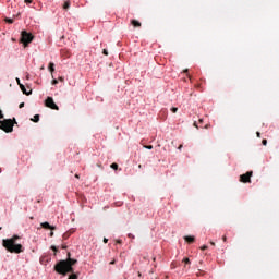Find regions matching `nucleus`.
<instances>
[{
  "mask_svg": "<svg viewBox=\"0 0 279 279\" xmlns=\"http://www.w3.org/2000/svg\"><path fill=\"white\" fill-rule=\"evenodd\" d=\"M77 263V259L71 258V253H68V259L61 260L54 266V271L61 274V276H66V274H73V265Z\"/></svg>",
  "mask_w": 279,
  "mask_h": 279,
  "instance_id": "nucleus-1",
  "label": "nucleus"
},
{
  "mask_svg": "<svg viewBox=\"0 0 279 279\" xmlns=\"http://www.w3.org/2000/svg\"><path fill=\"white\" fill-rule=\"evenodd\" d=\"M21 236L13 235L10 239L2 240V246L5 248L7 252L11 254H21L23 253V244L16 243Z\"/></svg>",
  "mask_w": 279,
  "mask_h": 279,
  "instance_id": "nucleus-2",
  "label": "nucleus"
},
{
  "mask_svg": "<svg viewBox=\"0 0 279 279\" xmlns=\"http://www.w3.org/2000/svg\"><path fill=\"white\" fill-rule=\"evenodd\" d=\"M0 130L3 132L10 133L14 131V122L12 119H7L0 122Z\"/></svg>",
  "mask_w": 279,
  "mask_h": 279,
  "instance_id": "nucleus-3",
  "label": "nucleus"
},
{
  "mask_svg": "<svg viewBox=\"0 0 279 279\" xmlns=\"http://www.w3.org/2000/svg\"><path fill=\"white\" fill-rule=\"evenodd\" d=\"M32 40H34V35H32V33H27V31H23L21 34V43H23L24 46L27 47V45H29Z\"/></svg>",
  "mask_w": 279,
  "mask_h": 279,
  "instance_id": "nucleus-4",
  "label": "nucleus"
},
{
  "mask_svg": "<svg viewBox=\"0 0 279 279\" xmlns=\"http://www.w3.org/2000/svg\"><path fill=\"white\" fill-rule=\"evenodd\" d=\"M252 175H254L253 171H248L244 174H241L240 175V182H242L243 184L252 183Z\"/></svg>",
  "mask_w": 279,
  "mask_h": 279,
  "instance_id": "nucleus-5",
  "label": "nucleus"
},
{
  "mask_svg": "<svg viewBox=\"0 0 279 279\" xmlns=\"http://www.w3.org/2000/svg\"><path fill=\"white\" fill-rule=\"evenodd\" d=\"M45 106L47 108H50L51 110H60V107H58V105H56V102L53 101L52 97H48L45 101Z\"/></svg>",
  "mask_w": 279,
  "mask_h": 279,
  "instance_id": "nucleus-6",
  "label": "nucleus"
},
{
  "mask_svg": "<svg viewBox=\"0 0 279 279\" xmlns=\"http://www.w3.org/2000/svg\"><path fill=\"white\" fill-rule=\"evenodd\" d=\"M40 227L44 228L45 230H56V227L49 225V222H41Z\"/></svg>",
  "mask_w": 279,
  "mask_h": 279,
  "instance_id": "nucleus-7",
  "label": "nucleus"
},
{
  "mask_svg": "<svg viewBox=\"0 0 279 279\" xmlns=\"http://www.w3.org/2000/svg\"><path fill=\"white\" fill-rule=\"evenodd\" d=\"M20 88L24 95H32V90L27 92V89L25 88V85L20 84Z\"/></svg>",
  "mask_w": 279,
  "mask_h": 279,
  "instance_id": "nucleus-8",
  "label": "nucleus"
},
{
  "mask_svg": "<svg viewBox=\"0 0 279 279\" xmlns=\"http://www.w3.org/2000/svg\"><path fill=\"white\" fill-rule=\"evenodd\" d=\"M184 240L186 243H195V236L186 235Z\"/></svg>",
  "mask_w": 279,
  "mask_h": 279,
  "instance_id": "nucleus-9",
  "label": "nucleus"
},
{
  "mask_svg": "<svg viewBox=\"0 0 279 279\" xmlns=\"http://www.w3.org/2000/svg\"><path fill=\"white\" fill-rule=\"evenodd\" d=\"M48 69L50 71V73L53 74V72L56 71V64L53 62H50L49 65H48Z\"/></svg>",
  "mask_w": 279,
  "mask_h": 279,
  "instance_id": "nucleus-10",
  "label": "nucleus"
},
{
  "mask_svg": "<svg viewBox=\"0 0 279 279\" xmlns=\"http://www.w3.org/2000/svg\"><path fill=\"white\" fill-rule=\"evenodd\" d=\"M131 25H133V27H141L142 24L137 20H132Z\"/></svg>",
  "mask_w": 279,
  "mask_h": 279,
  "instance_id": "nucleus-11",
  "label": "nucleus"
},
{
  "mask_svg": "<svg viewBox=\"0 0 279 279\" xmlns=\"http://www.w3.org/2000/svg\"><path fill=\"white\" fill-rule=\"evenodd\" d=\"M32 121H34V123H38V121H40V116L39 114H35L34 119H32Z\"/></svg>",
  "mask_w": 279,
  "mask_h": 279,
  "instance_id": "nucleus-12",
  "label": "nucleus"
},
{
  "mask_svg": "<svg viewBox=\"0 0 279 279\" xmlns=\"http://www.w3.org/2000/svg\"><path fill=\"white\" fill-rule=\"evenodd\" d=\"M69 8H71V3L65 2L64 5H63V10H69Z\"/></svg>",
  "mask_w": 279,
  "mask_h": 279,
  "instance_id": "nucleus-13",
  "label": "nucleus"
},
{
  "mask_svg": "<svg viewBox=\"0 0 279 279\" xmlns=\"http://www.w3.org/2000/svg\"><path fill=\"white\" fill-rule=\"evenodd\" d=\"M72 275L69 276L68 279H77V275L74 272H71Z\"/></svg>",
  "mask_w": 279,
  "mask_h": 279,
  "instance_id": "nucleus-14",
  "label": "nucleus"
},
{
  "mask_svg": "<svg viewBox=\"0 0 279 279\" xmlns=\"http://www.w3.org/2000/svg\"><path fill=\"white\" fill-rule=\"evenodd\" d=\"M183 263H185V265H191V259H189V257H185L183 259Z\"/></svg>",
  "mask_w": 279,
  "mask_h": 279,
  "instance_id": "nucleus-15",
  "label": "nucleus"
},
{
  "mask_svg": "<svg viewBox=\"0 0 279 279\" xmlns=\"http://www.w3.org/2000/svg\"><path fill=\"white\" fill-rule=\"evenodd\" d=\"M111 169H114V171H117V169H119V165L118 163H112Z\"/></svg>",
  "mask_w": 279,
  "mask_h": 279,
  "instance_id": "nucleus-16",
  "label": "nucleus"
},
{
  "mask_svg": "<svg viewBox=\"0 0 279 279\" xmlns=\"http://www.w3.org/2000/svg\"><path fill=\"white\" fill-rule=\"evenodd\" d=\"M69 236H71V233H70V232H65V233L63 234V239H64V240L69 239Z\"/></svg>",
  "mask_w": 279,
  "mask_h": 279,
  "instance_id": "nucleus-17",
  "label": "nucleus"
},
{
  "mask_svg": "<svg viewBox=\"0 0 279 279\" xmlns=\"http://www.w3.org/2000/svg\"><path fill=\"white\" fill-rule=\"evenodd\" d=\"M144 148L145 149H154V146L153 145H145Z\"/></svg>",
  "mask_w": 279,
  "mask_h": 279,
  "instance_id": "nucleus-18",
  "label": "nucleus"
},
{
  "mask_svg": "<svg viewBox=\"0 0 279 279\" xmlns=\"http://www.w3.org/2000/svg\"><path fill=\"white\" fill-rule=\"evenodd\" d=\"M171 112H173V113L178 112V107H172Z\"/></svg>",
  "mask_w": 279,
  "mask_h": 279,
  "instance_id": "nucleus-19",
  "label": "nucleus"
},
{
  "mask_svg": "<svg viewBox=\"0 0 279 279\" xmlns=\"http://www.w3.org/2000/svg\"><path fill=\"white\" fill-rule=\"evenodd\" d=\"M34 0H24V3L29 4L33 3Z\"/></svg>",
  "mask_w": 279,
  "mask_h": 279,
  "instance_id": "nucleus-20",
  "label": "nucleus"
},
{
  "mask_svg": "<svg viewBox=\"0 0 279 279\" xmlns=\"http://www.w3.org/2000/svg\"><path fill=\"white\" fill-rule=\"evenodd\" d=\"M51 84L53 85V86H56V84H58V80H52V82H51Z\"/></svg>",
  "mask_w": 279,
  "mask_h": 279,
  "instance_id": "nucleus-21",
  "label": "nucleus"
},
{
  "mask_svg": "<svg viewBox=\"0 0 279 279\" xmlns=\"http://www.w3.org/2000/svg\"><path fill=\"white\" fill-rule=\"evenodd\" d=\"M201 250L204 252L205 250H208V246L203 245V246L201 247Z\"/></svg>",
  "mask_w": 279,
  "mask_h": 279,
  "instance_id": "nucleus-22",
  "label": "nucleus"
},
{
  "mask_svg": "<svg viewBox=\"0 0 279 279\" xmlns=\"http://www.w3.org/2000/svg\"><path fill=\"white\" fill-rule=\"evenodd\" d=\"M5 21L7 23H14V20H11V19H7Z\"/></svg>",
  "mask_w": 279,
  "mask_h": 279,
  "instance_id": "nucleus-23",
  "label": "nucleus"
},
{
  "mask_svg": "<svg viewBox=\"0 0 279 279\" xmlns=\"http://www.w3.org/2000/svg\"><path fill=\"white\" fill-rule=\"evenodd\" d=\"M102 53H104V56H108V50H107V49H104V50H102Z\"/></svg>",
  "mask_w": 279,
  "mask_h": 279,
  "instance_id": "nucleus-24",
  "label": "nucleus"
},
{
  "mask_svg": "<svg viewBox=\"0 0 279 279\" xmlns=\"http://www.w3.org/2000/svg\"><path fill=\"white\" fill-rule=\"evenodd\" d=\"M19 108H25V102H21Z\"/></svg>",
  "mask_w": 279,
  "mask_h": 279,
  "instance_id": "nucleus-25",
  "label": "nucleus"
},
{
  "mask_svg": "<svg viewBox=\"0 0 279 279\" xmlns=\"http://www.w3.org/2000/svg\"><path fill=\"white\" fill-rule=\"evenodd\" d=\"M222 241L226 243V241H228V238L226 235H223Z\"/></svg>",
  "mask_w": 279,
  "mask_h": 279,
  "instance_id": "nucleus-26",
  "label": "nucleus"
},
{
  "mask_svg": "<svg viewBox=\"0 0 279 279\" xmlns=\"http://www.w3.org/2000/svg\"><path fill=\"white\" fill-rule=\"evenodd\" d=\"M51 250H53V252H58V247L56 246H51Z\"/></svg>",
  "mask_w": 279,
  "mask_h": 279,
  "instance_id": "nucleus-27",
  "label": "nucleus"
},
{
  "mask_svg": "<svg viewBox=\"0 0 279 279\" xmlns=\"http://www.w3.org/2000/svg\"><path fill=\"white\" fill-rule=\"evenodd\" d=\"M262 144H263V145H267V140H263V141H262Z\"/></svg>",
  "mask_w": 279,
  "mask_h": 279,
  "instance_id": "nucleus-28",
  "label": "nucleus"
},
{
  "mask_svg": "<svg viewBox=\"0 0 279 279\" xmlns=\"http://www.w3.org/2000/svg\"><path fill=\"white\" fill-rule=\"evenodd\" d=\"M59 82H64V77L60 76Z\"/></svg>",
  "mask_w": 279,
  "mask_h": 279,
  "instance_id": "nucleus-29",
  "label": "nucleus"
},
{
  "mask_svg": "<svg viewBox=\"0 0 279 279\" xmlns=\"http://www.w3.org/2000/svg\"><path fill=\"white\" fill-rule=\"evenodd\" d=\"M129 239H134V235L132 233H129Z\"/></svg>",
  "mask_w": 279,
  "mask_h": 279,
  "instance_id": "nucleus-30",
  "label": "nucleus"
},
{
  "mask_svg": "<svg viewBox=\"0 0 279 279\" xmlns=\"http://www.w3.org/2000/svg\"><path fill=\"white\" fill-rule=\"evenodd\" d=\"M117 264V260H112V262H110V265H116Z\"/></svg>",
  "mask_w": 279,
  "mask_h": 279,
  "instance_id": "nucleus-31",
  "label": "nucleus"
},
{
  "mask_svg": "<svg viewBox=\"0 0 279 279\" xmlns=\"http://www.w3.org/2000/svg\"><path fill=\"white\" fill-rule=\"evenodd\" d=\"M19 86H21V80L16 78Z\"/></svg>",
  "mask_w": 279,
  "mask_h": 279,
  "instance_id": "nucleus-32",
  "label": "nucleus"
},
{
  "mask_svg": "<svg viewBox=\"0 0 279 279\" xmlns=\"http://www.w3.org/2000/svg\"><path fill=\"white\" fill-rule=\"evenodd\" d=\"M208 128H210V124L205 125V130H208Z\"/></svg>",
  "mask_w": 279,
  "mask_h": 279,
  "instance_id": "nucleus-33",
  "label": "nucleus"
},
{
  "mask_svg": "<svg viewBox=\"0 0 279 279\" xmlns=\"http://www.w3.org/2000/svg\"><path fill=\"white\" fill-rule=\"evenodd\" d=\"M256 135H257V138H260V132H257Z\"/></svg>",
  "mask_w": 279,
  "mask_h": 279,
  "instance_id": "nucleus-34",
  "label": "nucleus"
},
{
  "mask_svg": "<svg viewBox=\"0 0 279 279\" xmlns=\"http://www.w3.org/2000/svg\"><path fill=\"white\" fill-rule=\"evenodd\" d=\"M104 243H108V239L104 238Z\"/></svg>",
  "mask_w": 279,
  "mask_h": 279,
  "instance_id": "nucleus-35",
  "label": "nucleus"
},
{
  "mask_svg": "<svg viewBox=\"0 0 279 279\" xmlns=\"http://www.w3.org/2000/svg\"><path fill=\"white\" fill-rule=\"evenodd\" d=\"M194 128H199V126H197V122H194Z\"/></svg>",
  "mask_w": 279,
  "mask_h": 279,
  "instance_id": "nucleus-36",
  "label": "nucleus"
},
{
  "mask_svg": "<svg viewBox=\"0 0 279 279\" xmlns=\"http://www.w3.org/2000/svg\"><path fill=\"white\" fill-rule=\"evenodd\" d=\"M75 178H76L77 180H80V174H75Z\"/></svg>",
  "mask_w": 279,
  "mask_h": 279,
  "instance_id": "nucleus-37",
  "label": "nucleus"
},
{
  "mask_svg": "<svg viewBox=\"0 0 279 279\" xmlns=\"http://www.w3.org/2000/svg\"><path fill=\"white\" fill-rule=\"evenodd\" d=\"M199 123H204V119H199Z\"/></svg>",
  "mask_w": 279,
  "mask_h": 279,
  "instance_id": "nucleus-38",
  "label": "nucleus"
},
{
  "mask_svg": "<svg viewBox=\"0 0 279 279\" xmlns=\"http://www.w3.org/2000/svg\"><path fill=\"white\" fill-rule=\"evenodd\" d=\"M182 147H183V146H182V144H181V145L178 147V149H182Z\"/></svg>",
  "mask_w": 279,
  "mask_h": 279,
  "instance_id": "nucleus-39",
  "label": "nucleus"
},
{
  "mask_svg": "<svg viewBox=\"0 0 279 279\" xmlns=\"http://www.w3.org/2000/svg\"><path fill=\"white\" fill-rule=\"evenodd\" d=\"M62 250H66V245H63V246H62Z\"/></svg>",
  "mask_w": 279,
  "mask_h": 279,
  "instance_id": "nucleus-40",
  "label": "nucleus"
},
{
  "mask_svg": "<svg viewBox=\"0 0 279 279\" xmlns=\"http://www.w3.org/2000/svg\"><path fill=\"white\" fill-rule=\"evenodd\" d=\"M138 169H143V166H142V165H140V166H138Z\"/></svg>",
  "mask_w": 279,
  "mask_h": 279,
  "instance_id": "nucleus-41",
  "label": "nucleus"
},
{
  "mask_svg": "<svg viewBox=\"0 0 279 279\" xmlns=\"http://www.w3.org/2000/svg\"><path fill=\"white\" fill-rule=\"evenodd\" d=\"M50 236H53V231L50 232Z\"/></svg>",
  "mask_w": 279,
  "mask_h": 279,
  "instance_id": "nucleus-42",
  "label": "nucleus"
},
{
  "mask_svg": "<svg viewBox=\"0 0 279 279\" xmlns=\"http://www.w3.org/2000/svg\"><path fill=\"white\" fill-rule=\"evenodd\" d=\"M184 73H189V70L186 69V70H184Z\"/></svg>",
  "mask_w": 279,
  "mask_h": 279,
  "instance_id": "nucleus-43",
  "label": "nucleus"
},
{
  "mask_svg": "<svg viewBox=\"0 0 279 279\" xmlns=\"http://www.w3.org/2000/svg\"><path fill=\"white\" fill-rule=\"evenodd\" d=\"M210 245H215V242H210Z\"/></svg>",
  "mask_w": 279,
  "mask_h": 279,
  "instance_id": "nucleus-44",
  "label": "nucleus"
},
{
  "mask_svg": "<svg viewBox=\"0 0 279 279\" xmlns=\"http://www.w3.org/2000/svg\"><path fill=\"white\" fill-rule=\"evenodd\" d=\"M141 276H142L141 272H138V277H140V278H141Z\"/></svg>",
  "mask_w": 279,
  "mask_h": 279,
  "instance_id": "nucleus-45",
  "label": "nucleus"
},
{
  "mask_svg": "<svg viewBox=\"0 0 279 279\" xmlns=\"http://www.w3.org/2000/svg\"><path fill=\"white\" fill-rule=\"evenodd\" d=\"M118 243H121V241L119 240Z\"/></svg>",
  "mask_w": 279,
  "mask_h": 279,
  "instance_id": "nucleus-46",
  "label": "nucleus"
}]
</instances>
